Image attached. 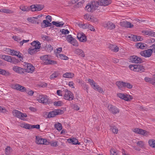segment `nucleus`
<instances>
[{"label":"nucleus","mask_w":155,"mask_h":155,"mask_svg":"<svg viewBox=\"0 0 155 155\" xmlns=\"http://www.w3.org/2000/svg\"><path fill=\"white\" fill-rule=\"evenodd\" d=\"M38 101L45 105L49 104H53V101L51 99H49L48 97L46 95H40L38 99Z\"/></svg>","instance_id":"nucleus-1"},{"label":"nucleus","mask_w":155,"mask_h":155,"mask_svg":"<svg viewBox=\"0 0 155 155\" xmlns=\"http://www.w3.org/2000/svg\"><path fill=\"white\" fill-rule=\"evenodd\" d=\"M14 116L23 121L27 120V115L26 113H24L17 110H14L12 112Z\"/></svg>","instance_id":"nucleus-2"},{"label":"nucleus","mask_w":155,"mask_h":155,"mask_svg":"<svg viewBox=\"0 0 155 155\" xmlns=\"http://www.w3.org/2000/svg\"><path fill=\"white\" fill-rule=\"evenodd\" d=\"M63 92L64 93V98L69 101L72 100L74 97L73 94L70 91L68 90L66 88H63Z\"/></svg>","instance_id":"nucleus-3"},{"label":"nucleus","mask_w":155,"mask_h":155,"mask_svg":"<svg viewBox=\"0 0 155 155\" xmlns=\"http://www.w3.org/2000/svg\"><path fill=\"white\" fill-rule=\"evenodd\" d=\"M64 111L61 110L55 109L49 112L48 113V118L53 117L57 115H59L63 114Z\"/></svg>","instance_id":"nucleus-4"},{"label":"nucleus","mask_w":155,"mask_h":155,"mask_svg":"<svg viewBox=\"0 0 155 155\" xmlns=\"http://www.w3.org/2000/svg\"><path fill=\"white\" fill-rule=\"evenodd\" d=\"M117 96L120 98L127 101H129L133 99V97L127 94L118 93L117 94Z\"/></svg>","instance_id":"nucleus-5"},{"label":"nucleus","mask_w":155,"mask_h":155,"mask_svg":"<svg viewBox=\"0 0 155 155\" xmlns=\"http://www.w3.org/2000/svg\"><path fill=\"white\" fill-rule=\"evenodd\" d=\"M24 66L26 68V69H25V72L32 73L33 72L35 68L32 64L27 62H24Z\"/></svg>","instance_id":"nucleus-6"},{"label":"nucleus","mask_w":155,"mask_h":155,"mask_svg":"<svg viewBox=\"0 0 155 155\" xmlns=\"http://www.w3.org/2000/svg\"><path fill=\"white\" fill-rule=\"evenodd\" d=\"M152 51L151 49H148L147 50H145L140 52V54L145 57H149L152 55Z\"/></svg>","instance_id":"nucleus-7"},{"label":"nucleus","mask_w":155,"mask_h":155,"mask_svg":"<svg viewBox=\"0 0 155 155\" xmlns=\"http://www.w3.org/2000/svg\"><path fill=\"white\" fill-rule=\"evenodd\" d=\"M13 70L16 72L22 74L25 72V69L23 68L18 66H14L12 68Z\"/></svg>","instance_id":"nucleus-8"},{"label":"nucleus","mask_w":155,"mask_h":155,"mask_svg":"<svg viewBox=\"0 0 155 155\" xmlns=\"http://www.w3.org/2000/svg\"><path fill=\"white\" fill-rule=\"evenodd\" d=\"M36 142L38 144L48 145V142L46 139L37 137H36Z\"/></svg>","instance_id":"nucleus-9"},{"label":"nucleus","mask_w":155,"mask_h":155,"mask_svg":"<svg viewBox=\"0 0 155 155\" xmlns=\"http://www.w3.org/2000/svg\"><path fill=\"white\" fill-rule=\"evenodd\" d=\"M77 37L81 42H84L87 41L86 36L83 33H78L77 35Z\"/></svg>","instance_id":"nucleus-10"},{"label":"nucleus","mask_w":155,"mask_h":155,"mask_svg":"<svg viewBox=\"0 0 155 155\" xmlns=\"http://www.w3.org/2000/svg\"><path fill=\"white\" fill-rule=\"evenodd\" d=\"M130 60L132 62L135 63H140L142 61V60L140 58L136 55L131 56Z\"/></svg>","instance_id":"nucleus-11"},{"label":"nucleus","mask_w":155,"mask_h":155,"mask_svg":"<svg viewBox=\"0 0 155 155\" xmlns=\"http://www.w3.org/2000/svg\"><path fill=\"white\" fill-rule=\"evenodd\" d=\"M104 26L105 28L110 30H112L115 28V25L110 21H108L107 23L104 25Z\"/></svg>","instance_id":"nucleus-12"},{"label":"nucleus","mask_w":155,"mask_h":155,"mask_svg":"<svg viewBox=\"0 0 155 155\" xmlns=\"http://www.w3.org/2000/svg\"><path fill=\"white\" fill-rule=\"evenodd\" d=\"M98 1L99 4L101 6H107L111 2V0H99Z\"/></svg>","instance_id":"nucleus-13"},{"label":"nucleus","mask_w":155,"mask_h":155,"mask_svg":"<svg viewBox=\"0 0 155 155\" xmlns=\"http://www.w3.org/2000/svg\"><path fill=\"white\" fill-rule=\"evenodd\" d=\"M8 50L10 51V54L12 55L17 56L18 58H21L22 59H23L21 56V54L20 53L19 51H16L14 50H11L10 49H8Z\"/></svg>","instance_id":"nucleus-14"},{"label":"nucleus","mask_w":155,"mask_h":155,"mask_svg":"<svg viewBox=\"0 0 155 155\" xmlns=\"http://www.w3.org/2000/svg\"><path fill=\"white\" fill-rule=\"evenodd\" d=\"M120 25L125 27L131 28L133 27V25L131 23L127 21H123L120 22Z\"/></svg>","instance_id":"nucleus-15"},{"label":"nucleus","mask_w":155,"mask_h":155,"mask_svg":"<svg viewBox=\"0 0 155 155\" xmlns=\"http://www.w3.org/2000/svg\"><path fill=\"white\" fill-rule=\"evenodd\" d=\"M136 68L135 71L142 72L144 71L145 70V67L141 64H136Z\"/></svg>","instance_id":"nucleus-16"},{"label":"nucleus","mask_w":155,"mask_h":155,"mask_svg":"<svg viewBox=\"0 0 155 155\" xmlns=\"http://www.w3.org/2000/svg\"><path fill=\"white\" fill-rule=\"evenodd\" d=\"M67 141L68 143L73 144L79 145L80 144V143L78 142V140L75 138L69 139L67 140Z\"/></svg>","instance_id":"nucleus-17"},{"label":"nucleus","mask_w":155,"mask_h":155,"mask_svg":"<svg viewBox=\"0 0 155 155\" xmlns=\"http://www.w3.org/2000/svg\"><path fill=\"white\" fill-rule=\"evenodd\" d=\"M31 47L36 48L37 49H39L41 47V44L38 41H34L31 43Z\"/></svg>","instance_id":"nucleus-18"},{"label":"nucleus","mask_w":155,"mask_h":155,"mask_svg":"<svg viewBox=\"0 0 155 155\" xmlns=\"http://www.w3.org/2000/svg\"><path fill=\"white\" fill-rule=\"evenodd\" d=\"M85 10H87L88 12H93L95 11L94 8L92 5L91 3L88 4L86 6L85 8Z\"/></svg>","instance_id":"nucleus-19"},{"label":"nucleus","mask_w":155,"mask_h":155,"mask_svg":"<svg viewBox=\"0 0 155 155\" xmlns=\"http://www.w3.org/2000/svg\"><path fill=\"white\" fill-rule=\"evenodd\" d=\"M142 32L145 35H148L152 37H155V32L152 31L147 30L143 31Z\"/></svg>","instance_id":"nucleus-20"},{"label":"nucleus","mask_w":155,"mask_h":155,"mask_svg":"<svg viewBox=\"0 0 155 155\" xmlns=\"http://www.w3.org/2000/svg\"><path fill=\"white\" fill-rule=\"evenodd\" d=\"M38 49L36 48H34V47H31L28 50V52L31 55H33L38 51H37Z\"/></svg>","instance_id":"nucleus-21"},{"label":"nucleus","mask_w":155,"mask_h":155,"mask_svg":"<svg viewBox=\"0 0 155 155\" xmlns=\"http://www.w3.org/2000/svg\"><path fill=\"white\" fill-rule=\"evenodd\" d=\"M0 12L6 14H12L14 13L13 11L7 8H2L0 10Z\"/></svg>","instance_id":"nucleus-22"},{"label":"nucleus","mask_w":155,"mask_h":155,"mask_svg":"<svg viewBox=\"0 0 155 155\" xmlns=\"http://www.w3.org/2000/svg\"><path fill=\"white\" fill-rule=\"evenodd\" d=\"M74 76V74L71 72H67L63 74V77L65 78H72Z\"/></svg>","instance_id":"nucleus-23"},{"label":"nucleus","mask_w":155,"mask_h":155,"mask_svg":"<svg viewBox=\"0 0 155 155\" xmlns=\"http://www.w3.org/2000/svg\"><path fill=\"white\" fill-rule=\"evenodd\" d=\"M110 130L114 134H117L118 132V129L114 125H110Z\"/></svg>","instance_id":"nucleus-24"},{"label":"nucleus","mask_w":155,"mask_h":155,"mask_svg":"<svg viewBox=\"0 0 155 155\" xmlns=\"http://www.w3.org/2000/svg\"><path fill=\"white\" fill-rule=\"evenodd\" d=\"M75 53L83 57H84L85 56L84 53L83 51L80 49H76L75 51Z\"/></svg>","instance_id":"nucleus-25"},{"label":"nucleus","mask_w":155,"mask_h":155,"mask_svg":"<svg viewBox=\"0 0 155 155\" xmlns=\"http://www.w3.org/2000/svg\"><path fill=\"white\" fill-rule=\"evenodd\" d=\"M91 3L95 10L97 9L99 6L100 5L98 0L97 1H93Z\"/></svg>","instance_id":"nucleus-26"},{"label":"nucleus","mask_w":155,"mask_h":155,"mask_svg":"<svg viewBox=\"0 0 155 155\" xmlns=\"http://www.w3.org/2000/svg\"><path fill=\"white\" fill-rule=\"evenodd\" d=\"M109 48L110 49L114 52H117L118 51L119 49L117 46L112 45H110Z\"/></svg>","instance_id":"nucleus-27"},{"label":"nucleus","mask_w":155,"mask_h":155,"mask_svg":"<svg viewBox=\"0 0 155 155\" xmlns=\"http://www.w3.org/2000/svg\"><path fill=\"white\" fill-rule=\"evenodd\" d=\"M147 46L146 44L141 43H138L136 45V46L137 48H140L142 49H145Z\"/></svg>","instance_id":"nucleus-28"},{"label":"nucleus","mask_w":155,"mask_h":155,"mask_svg":"<svg viewBox=\"0 0 155 155\" xmlns=\"http://www.w3.org/2000/svg\"><path fill=\"white\" fill-rule=\"evenodd\" d=\"M109 110L113 114H116L119 112V110L117 107H110Z\"/></svg>","instance_id":"nucleus-29"},{"label":"nucleus","mask_w":155,"mask_h":155,"mask_svg":"<svg viewBox=\"0 0 155 155\" xmlns=\"http://www.w3.org/2000/svg\"><path fill=\"white\" fill-rule=\"evenodd\" d=\"M124 82L120 81H117L116 82V85L118 87L119 89L122 90L123 87H124Z\"/></svg>","instance_id":"nucleus-30"},{"label":"nucleus","mask_w":155,"mask_h":155,"mask_svg":"<svg viewBox=\"0 0 155 155\" xmlns=\"http://www.w3.org/2000/svg\"><path fill=\"white\" fill-rule=\"evenodd\" d=\"M52 23L54 25H55L58 27H61L62 26L64 23H63V22L61 21L60 22H56L55 21H53L52 22Z\"/></svg>","instance_id":"nucleus-31"},{"label":"nucleus","mask_w":155,"mask_h":155,"mask_svg":"<svg viewBox=\"0 0 155 155\" xmlns=\"http://www.w3.org/2000/svg\"><path fill=\"white\" fill-rule=\"evenodd\" d=\"M54 105L57 106H61L63 105L64 103L61 101H58L55 102H53Z\"/></svg>","instance_id":"nucleus-32"},{"label":"nucleus","mask_w":155,"mask_h":155,"mask_svg":"<svg viewBox=\"0 0 155 155\" xmlns=\"http://www.w3.org/2000/svg\"><path fill=\"white\" fill-rule=\"evenodd\" d=\"M148 143L151 147L155 148V140L154 139L150 140H149Z\"/></svg>","instance_id":"nucleus-33"},{"label":"nucleus","mask_w":155,"mask_h":155,"mask_svg":"<svg viewBox=\"0 0 155 155\" xmlns=\"http://www.w3.org/2000/svg\"><path fill=\"white\" fill-rule=\"evenodd\" d=\"M13 30L15 32L17 33L23 32L24 31V30L20 28L14 27L13 28Z\"/></svg>","instance_id":"nucleus-34"},{"label":"nucleus","mask_w":155,"mask_h":155,"mask_svg":"<svg viewBox=\"0 0 155 155\" xmlns=\"http://www.w3.org/2000/svg\"><path fill=\"white\" fill-rule=\"evenodd\" d=\"M4 60L8 62L11 63L12 61L11 57L9 55H5Z\"/></svg>","instance_id":"nucleus-35"},{"label":"nucleus","mask_w":155,"mask_h":155,"mask_svg":"<svg viewBox=\"0 0 155 155\" xmlns=\"http://www.w3.org/2000/svg\"><path fill=\"white\" fill-rule=\"evenodd\" d=\"M20 126L25 129H30V124H22L20 125Z\"/></svg>","instance_id":"nucleus-36"},{"label":"nucleus","mask_w":155,"mask_h":155,"mask_svg":"<svg viewBox=\"0 0 155 155\" xmlns=\"http://www.w3.org/2000/svg\"><path fill=\"white\" fill-rule=\"evenodd\" d=\"M48 22V21L46 20H43V22L41 24V26L42 28L47 27Z\"/></svg>","instance_id":"nucleus-37"},{"label":"nucleus","mask_w":155,"mask_h":155,"mask_svg":"<svg viewBox=\"0 0 155 155\" xmlns=\"http://www.w3.org/2000/svg\"><path fill=\"white\" fill-rule=\"evenodd\" d=\"M84 18L90 21L91 19L93 18V17L87 14L84 15Z\"/></svg>","instance_id":"nucleus-38"},{"label":"nucleus","mask_w":155,"mask_h":155,"mask_svg":"<svg viewBox=\"0 0 155 155\" xmlns=\"http://www.w3.org/2000/svg\"><path fill=\"white\" fill-rule=\"evenodd\" d=\"M57 57L63 60H67L68 59V58L67 56L63 54H59L58 55Z\"/></svg>","instance_id":"nucleus-39"},{"label":"nucleus","mask_w":155,"mask_h":155,"mask_svg":"<svg viewBox=\"0 0 155 155\" xmlns=\"http://www.w3.org/2000/svg\"><path fill=\"white\" fill-rule=\"evenodd\" d=\"M36 9L37 11H40L41 10L44 8V6L42 5H36Z\"/></svg>","instance_id":"nucleus-40"},{"label":"nucleus","mask_w":155,"mask_h":155,"mask_svg":"<svg viewBox=\"0 0 155 155\" xmlns=\"http://www.w3.org/2000/svg\"><path fill=\"white\" fill-rule=\"evenodd\" d=\"M139 130L138 134L143 135H147V134L148 132L145 130L140 129H139Z\"/></svg>","instance_id":"nucleus-41"},{"label":"nucleus","mask_w":155,"mask_h":155,"mask_svg":"<svg viewBox=\"0 0 155 155\" xmlns=\"http://www.w3.org/2000/svg\"><path fill=\"white\" fill-rule=\"evenodd\" d=\"M59 75L58 73L55 72L50 76V78L52 79L56 78Z\"/></svg>","instance_id":"nucleus-42"},{"label":"nucleus","mask_w":155,"mask_h":155,"mask_svg":"<svg viewBox=\"0 0 155 155\" xmlns=\"http://www.w3.org/2000/svg\"><path fill=\"white\" fill-rule=\"evenodd\" d=\"M124 87H127L128 89H131L133 87L132 85L128 83L124 82Z\"/></svg>","instance_id":"nucleus-43"},{"label":"nucleus","mask_w":155,"mask_h":155,"mask_svg":"<svg viewBox=\"0 0 155 155\" xmlns=\"http://www.w3.org/2000/svg\"><path fill=\"white\" fill-rule=\"evenodd\" d=\"M55 127L58 130H61L62 129V126L61 124L58 123L57 124H55Z\"/></svg>","instance_id":"nucleus-44"},{"label":"nucleus","mask_w":155,"mask_h":155,"mask_svg":"<svg viewBox=\"0 0 155 155\" xmlns=\"http://www.w3.org/2000/svg\"><path fill=\"white\" fill-rule=\"evenodd\" d=\"M12 149L9 146H8L5 149V154L6 155H9L11 153V150Z\"/></svg>","instance_id":"nucleus-45"},{"label":"nucleus","mask_w":155,"mask_h":155,"mask_svg":"<svg viewBox=\"0 0 155 155\" xmlns=\"http://www.w3.org/2000/svg\"><path fill=\"white\" fill-rule=\"evenodd\" d=\"M137 146H139L140 147L142 148L144 145L143 142L142 141H139L137 143Z\"/></svg>","instance_id":"nucleus-46"},{"label":"nucleus","mask_w":155,"mask_h":155,"mask_svg":"<svg viewBox=\"0 0 155 155\" xmlns=\"http://www.w3.org/2000/svg\"><path fill=\"white\" fill-rule=\"evenodd\" d=\"M74 38L72 37L71 35H69L67 36V40L70 43L74 39Z\"/></svg>","instance_id":"nucleus-47"},{"label":"nucleus","mask_w":155,"mask_h":155,"mask_svg":"<svg viewBox=\"0 0 155 155\" xmlns=\"http://www.w3.org/2000/svg\"><path fill=\"white\" fill-rule=\"evenodd\" d=\"M20 8L22 11H28L30 9L28 8H26V7L24 6H20Z\"/></svg>","instance_id":"nucleus-48"},{"label":"nucleus","mask_w":155,"mask_h":155,"mask_svg":"<svg viewBox=\"0 0 155 155\" xmlns=\"http://www.w3.org/2000/svg\"><path fill=\"white\" fill-rule=\"evenodd\" d=\"M136 64H130L129 65V67L131 70L135 71L136 68Z\"/></svg>","instance_id":"nucleus-49"},{"label":"nucleus","mask_w":155,"mask_h":155,"mask_svg":"<svg viewBox=\"0 0 155 155\" xmlns=\"http://www.w3.org/2000/svg\"><path fill=\"white\" fill-rule=\"evenodd\" d=\"M60 31L63 34L66 35L68 34L69 33V31L68 29H63L61 30H60Z\"/></svg>","instance_id":"nucleus-50"},{"label":"nucleus","mask_w":155,"mask_h":155,"mask_svg":"<svg viewBox=\"0 0 155 155\" xmlns=\"http://www.w3.org/2000/svg\"><path fill=\"white\" fill-rule=\"evenodd\" d=\"M70 43L72 44L74 46H78V44L76 41V40L75 39H74L71 41Z\"/></svg>","instance_id":"nucleus-51"},{"label":"nucleus","mask_w":155,"mask_h":155,"mask_svg":"<svg viewBox=\"0 0 155 155\" xmlns=\"http://www.w3.org/2000/svg\"><path fill=\"white\" fill-rule=\"evenodd\" d=\"M128 37L129 38L132 39V40L133 41H136V35H131L128 36Z\"/></svg>","instance_id":"nucleus-52"},{"label":"nucleus","mask_w":155,"mask_h":155,"mask_svg":"<svg viewBox=\"0 0 155 155\" xmlns=\"http://www.w3.org/2000/svg\"><path fill=\"white\" fill-rule=\"evenodd\" d=\"M33 128H35L37 129H39L40 128V125L39 124L36 125L30 124V129Z\"/></svg>","instance_id":"nucleus-53"},{"label":"nucleus","mask_w":155,"mask_h":155,"mask_svg":"<svg viewBox=\"0 0 155 155\" xmlns=\"http://www.w3.org/2000/svg\"><path fill=\"white\" fill-rule=\"evenodd\" d=\"M87 28L89 29L91 31H95V29L94 28V27L91 25L89 24L88 25Z\"/></svg>","instance_id":"nucleus-54"},{"label":"nucleus","mask_w":155,"mask_h":155,"mask_svg":"<svg viewBox=\"0 0 155 155\" xmlns=\"http://www.w3.org/2000/svg\"><path fill=\"white\" fill-rule=\"evenodd\" d=\"M41 60H43L44 61H45L48 58V56L47 55H45L43 56H41L40 57Z\"/></svg>","instance_id":"nucleus-55"},{"label":"nucleus","mask_w":155,"mask_h":155,"mask_svg":"<svg viewBox=\"0 0 155 155\" xmlns=\"http://www.w3.org/2000/svg\"><path fill=\"white\" fill-rule=\"evenodd\" d=\"M31 10L32 12L37 11L35 5H31Z\"/></svg>","instance_id":"nucleus-56"},{"label":"nucleus","mask_w":155,"mask_h":155,"mask_svg":"<svg viewBox=\"0 0 155 155\" xmlns=\"http://www.w3.org/2000/svg\"><path fill=\"white\" fill-rule=\"evenodd\" d=\"M20 85H19V84H15V85H13V87L14 89H15L16 90L19 91V87H20Z\"/></svg>","instance_id":"nucleus-57"},{"label":"nucleus","mask_w":155,"mask_h":155,"mask_svg":"<svg viewBox=\"0 0 155 155\" xmlns=\"http://www.w3.org/2000/svg\"><path fill=\"white\" fill-rule=\"evenodd\" d=\"M19 91L21 92H25L26 91V89L25 87L20 85V87L19 88Z\"/></svg>","instance_id":"nucleus-58"},{"label":"nucleus","mask_w":155,"mask_h":155,"mask_svg":"<svg viewBox=\"0 0 155 155\" xmlns=\"http://www.w3.org/2000/svg\"><path fill=\"white\" fill-rule=\"evenodd\" d=\"M88 81L89 82L90 85L92 86L93 85L96 83L93 80L89 79L88 80Z\"/></svg>","instance_id":"nucleus-59"},{"label":"nucleus","mask_w":155,"mask_h":155,"mask_svg":"<svg viewBox=\"0 0 155 155\" xmlns=\"http://www.w3.org/2000/svg\"><path fill=\"white\" fill-rule=\"evenodd\" d=\"M110 153L111 155H118V153L114 150H110Z\"/></svg>","instance_id":"nucleus-60"},{"label":"nucleus","mask_w":155,"mask_h":155,"mask_svg":"<svg viewBox=\"0 0 155 155\" xmlns=\"http://www.w3.org/2000/svg\"><path fill=\"white\" fill-rule=\"evenodd\" d=\"M51 146L53 147H56L58 146V142L54 141L51 143Z\"/></svg>","instance_id":"nucleus-61"},{"label":"nucleus","mask_w":155,"mask_h":155,"mask_svg":"<svg viewBox=\"0 0 155 155\" xmlns=\"http://www.w3.org/2000/svg\"><path fill=\"white\" fill-rule=\"evenodd\" d=\"M57 93L58 95L62 96V93H64V92H63V89H62V90H57Z\"/></svg>","instance_id":"nucleus-62"},{"label":"nucleus","mask_w":155,"mask_h":155,"mask_svg":"<svg viewBox=\"0 0 155 155\" xmlns=\"http://www.w3.org/2000/svg\"><path fill=\"white\" fill-rule=\"evenodd\" d=\"M95 90H97L100 93H104V92L103 91V89L101 87H99V86Z\"/></svg>","instance_id":"nucleus-63"},{"label":"nucleus","mask_w":155,"mask_h":155,"mask_svg":"<svg viewBox=\"0 0 155 155\" xmlns=\"http://www.w3.org/2000/svg\"><path fill=\"white\" fill-rule=\"evenodd\" d=\"M151 49L152 51V52H153L155 53V44H153L152 46H150Z\"/></svg>","instance_id":"nucleus-64"}]
</instances>
